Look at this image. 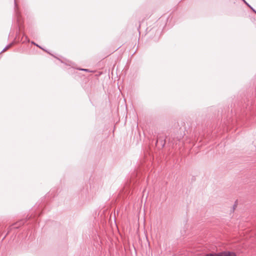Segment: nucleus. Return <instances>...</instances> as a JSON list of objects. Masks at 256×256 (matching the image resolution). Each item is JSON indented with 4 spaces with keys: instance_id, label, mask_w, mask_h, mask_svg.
Listing matches in <instances>:
<instances>
[{
    "instance_id": "nucleus-1",
    "label": "nucleus",
    "mask_w": 256,
    "mask_h": 256,
    "mask_svg": "<svg viewBox=\"0 0 256 256\" xmlns=\"http://www.w3.org/2000/svg\"><path fill=\"white\" fill-rule=\"evenodd\" d=\"M104 184V182L100 177H96L92 183L90 185V187H92L96 190H98L100 188H102Z\"/></svg>"
},
{
    "instance_id": "nucleus-2",
    "label": "nucleus",
    "mask_w": 256,
    "mask_h": 256,
    "mask_svg": "<svg viewBox=\"0 0 256 256\" xmlns=\"http://www.w3.org/2000/svg\"><path fill=\"white\" fill-rule=\"evenodd\" d=\"M204 256H236V254L233 252L224 251L218 253L208 254Z\"/></svg>"
},
{
    "instance_id": "nucleus-3",
    "label": "nucleus",
    "mask_w": 256,
    "mask_h": 256,
    "mask_svg": "<svg viewBox=\"0 0 256 256\" xmlns=\"http://www.w3.org/2000/svg\"><path fill=\"white\" fill-rule=\"evenodd\" d=\"M14 0V14H15L16 16V17L18 22H20V13L18 10V6L16 2V0Z\"/></svg>"
},
{
    "instance_id": "nucleus-4",
    "label": "nucleus",
    "mask_w": 256,
    "mask_h": 256,
    "mask_svg": "<svg viewBox=\"0 0 256 256\" xmlns=\"http://www.w3.org/2000/svg\"><path fill=\"white\" fill-rule=\"evenodd\" d=\"M158 143H160V145L162 147H164L166 144V140L163 138L157 137V140L156 141V144H158Z\"/></svg>"
},
{
    "instance_id": "nucleus-5",
    "label": "nucleus",
    "mask_w": 256,
    "mask_h": 256,
    "mask_svg": "<svg viewBox=\"0 0 256 256\" xmlns=\"http://www.w3.org/2000/svg\"><path fill=\"white\" fill-rule=\"evenodd\" d=\"M14 44V42H12L11 43H10V44H8V45H7L2 50V51L0 52V54H1L2 52H5L6 50H7L8 48H10V47H12Z\"/></svg>"
},
{
    "instance_id": "nucleus-6",
    "label": "nucleus",
    "mask_w": 256,
    "mask_h": 256,
    "mask_svg": "<svg viewBox=\"0 0 256 256\" xmlns=\"http://www.w3.org/2000/svg\"><path fill=\"white\" fill-rule=\"evenodd\" d=\"M248 6L250 10L256 14V10L250 5L245 0H242Z\"/></svg>"
},
{
    "instance_id": "nucleus-7",
    "label": "nucleus",
    "mask_w": 256,
    "mask_h": 256,
    "mask_svg": "<svg viewBox=\"0 0 256 256\" xmlns=\"http://www.w3.org/2000/svg\"><path fill=\"white\" fill-rule=\"evenodd\" d=\"M30 43H31L32 44H34V46H36L37 47L39 48H40V49H42V50H44V51L46 52V50H44V48H43L41 46H39L38 44H36L34 42V41H32V42H30Z\"/></svg>"
},
{
    "instance_id": "nucleus-8",
    "label": "nucleus",
    "mask_w": 256,
    "mask_h": 256,
    "mask_svg": "<svg viewBox=\"0 0 256 256\" xmlns=\"http://www.w3.org/2000/svg\"><path fill=\"white\" fill-rule=\"evenodd\" d=\"M40 215V213H39L38 212H36V213L34 215V217L35 218L36 216H39Z\"/></svg>"
},
{
    "instance_id": "nucleus-9",
    "label": "nucleus",
    "mask_w": 256,
    "mask_h": 256,
    "mask_svg": "<svg viewBox=\"0 0 256 256\" xmlns=\"http://www.w3.org/2000/svg\"><path fill=\"white\" fill-rule=\"evenodd\" d=\"M80 70H81L85 71V72H90L89 70H88V69L80 68Z\"/></svg>"
},
{
    "instance_id": "nucleus-10",
    "label": "nucleus",
    "mask_w": 256,
    "mask_h": 256,
    "mask_svg": "<svg viewBox=\"0 0 256 256\" xmlns=\"http://www.w3.org/2000/svg\"><path fill=\"white\" fill-rule=\"evenodd\" d=\"M58 58L59 60H60V61L61 62H62V60H60V59H59V58Z\"/></svg>"
},
{
    "instance_id": "nucleus-11",
    "label": "nucleus",
    "mask_w": 256,
    "mask_h": 256,
    "mask_svg": "<svg viewBox=\"0 0 256 256\" xmlns=\"http://www.w3.org/2000/svg\"><path fill=\"white\" fill-rule=\"evenodd\" d=\"M236 204H234L233 206V209L234 210L235 208Z\"/></svg>"
}]
</instances>
